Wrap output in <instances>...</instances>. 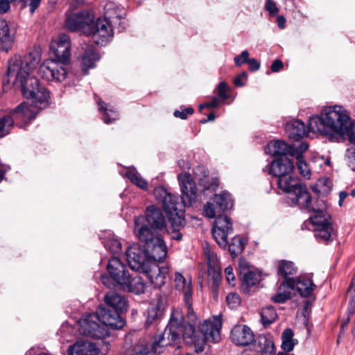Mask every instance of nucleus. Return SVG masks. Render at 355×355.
<instances>
[{"label": "nucleus", "mask_w": 355, "mask_h": 355, "mask_svg": "<svg viewBox=\"0 0 355 355\" xmlns=\"http://www.w3.org/2000/svg\"><path fill=\"white\" fill-rule=\"evenodd\" d=\"M41 56L37 52H31L24 56L15 55L8 62L3 84L19 87L26 98L33 101L32 105L22 103L12 110L13 120L27 123L35 118L39 110L46 107L49 103V93L40 85L39 80L32 76L38 66Z\"/></svg>", "instance_id": "1"}, {"label": "nucleus", "mask_w": 355, "mask_h": 355, "mask_svg": "<svg viewBox=\"0 0 355 355\" xmlns=\"http://www.w3.org/2000/svg\"><path fill=\"white\" fill-rule=\"evenodd\" d=\"M184 318L179 311L173 313L169 322V326L165 331L154 337L149 349V352L155 354L162 353L165 348L172 345L179 338V332L175 330L180 328L184 342L195 348L196 352H202L206 342L217 343L220 338L221 320L214 318L205 320L196 331L194 327L196 322H189L182 327Z\"/></svg>", "instance_id": "2"}, {"label": "nucleus", "mask_w": 355, "mask_h": 355, "mask_svg": "<svg viewBox=\"0 0 355 355\" xmlns=\"http://www.w3.org/2000/svg\"><path fill=\"white\" fill-rule=\"evenodd\" d=\"M351 120L349 112L343 107L329 106L320 115L310 118L309 128L313 132L341 136L347 132Z\"/></svg>", "instance_id": "3"}, {"label": "nucleus", "mask_w": 355, "mask_h": 355, "mask_svg": "<svg viewBox=\"0 0 355 355\" xmlns=\"http://www.w3.org/2000/svg\"><path fill=\"white\" fill-rule=\"evenodd\" d=\"M146 234L141 231L138 230L137 238L144 244L145 254L148 261L156 263L162 261L167 254V248L165 243L159 233L149 234L145 232Z\"/></svg>", "instance_id": "4"}, {"label": "nucleus", "mask_w": 355, "mask_h": 355, "mask_svg": "<svg viewBox=\"0 0 355 355\" xmlns=\"http://www.w3.org/2000/svg\"><path fill=\"white\" fill-rule=\"evenodd\" d=\"M165 226V218L161 210L150 206L147 208L146 216L135 218L134 233L138 235L139 230H141L144 234H146L145 232L149 234L159 233L158 231L162 230Z\"/></svg>", "instance_id": "5"}, {"label": "nucleus", "mask_w": 355, "mask_h": 355, "mask_svg": "<svg viewBox=\"0 0 355 355\" xmlns=\"http://www.w3.org/2000/svg\"><path fill=\"white\" fill-rule=\"evenodd\" d=\"M294 173L283 175L278 178L277 185L279 189L292 196L291 200L295 205L297 202L307 205L309 200V191Z\"/></svg>", "instance_id": "6"}, {"label": "nucleus", "mask_w": 355, "mask_h": 355, "mask_svg": "<svg viewBox=\"0 0 355 355\" xmlns=\"http://www.w3.org/2000/svg\"><path fill=\"white\" fill-rule=\"evenodd\" d=\"M78 323L80 333L85 336L97 339H103L108 336V329L105 326H103L95 313L85 315Z\"/></svg>", "instance_id": "7"}, {"label": "nucleus", "mask_w": 355, "mask_h": 355, "mask_svg": "<svg viewBox=\"0 0 355 355\" xmlns=\"http://www.w3.org/2000/svg\"><path fill=\"white\" fill-rule=\"evenodd\" d=\"M94 15L87 11L77 13L67 12L65 19V27L70 31L80 32L88 35L91 33V24L93 22Z\"/></svg>", "instance_id": "8"}, {"label": "nucleus", "mask_w": 355, "mask_h": 355, "mask_svg": "<svg viewBox=\"0 0 355 355\" xmlns=\"http://www.w3.org/2000/svg\"><path fill=\"white\" fill-rule=\"evenodd\" d=\"M50 51L54 60L62 64L69 62L71 58V41L66 34L55 37L50 44Z\"/></svg>", "instance_id": "9"}, {"label": "nucleus", "mask_w": 355, "mask_h": 355, "mask_svg": "<svg viewBox=\"0 0 355 355\" xmlns=\"http://www.w3.org/2000/svg\"><path fill=\"white\" fill-rule=\"evenodd\" d=\"M175 288L184 295V300L187 310L189 322L198 323L197 318L194 315L191 304L192 288L191 278L184 277L181 273L175 272L174 277Z\"/></svg>", "instance_id": "10"}, {"label": "nucleus", "mask_w": 355, "mask_h": 355, "mask_svg": "<svg viewBox=\"0 0 355 355\" xmlns=\"http://www.w3.org/2000/svg\"><path fill=\"white\" fill-rule=\"evenodd\" d=\"M178 178L182 193V203L185 206L191 205L196 202L199 191L194 180L187 173L179 174Z\"/></svg>", "instance_id": "11"}, {"label": "nucleus", "mask_w": 355, "mask_h": 355, "mask_svg": "<svg viewBox=\"0 0 355 355\" xmlns=\"http://www.w3.org/2000/svg\"><path fill=\"white\" fill-rule=\"evenodd\" d=\"M54 59L44 60L39 67V73L48 81H63L67 76L66 69Z\"/></svg>", "instance_id": "12"}, {"label": "nucleus", "mask_w": 355, "mask_h": 355, "mask_svg": "<svg viewBox=\"0 0 355 355\" xmlns=\"http://www.w3.org/2000/svg\"><path fill=\"white\" fill-rule=\"evenodd\" d=\"M310 220L315 227V236L324 241L329 240L333 232L330 215L327 211L314 214L310 216Z\"/></svg>", "instance_id": "13"}, {"label": "nucleus", "mask_w": 355, "mask_h": 355, "mask_svg": "<svg viewBox=\"0 0 355 355\" xmlns=\"http://www.w3.org/2000/svg\"><path fill=\"white\" fill-rule=\"evenodd\" d=\"M232 230V222L227 216L219 215L216 217L212 228V234L221 248L227 245V236Z\"/></svg>", "instance_id": "14"}, {"label": "nucleus", "mask_w": 355, "mask_h": 355, "mask_svg": "<svg viewBox=\"0 0 355 355\" xmlns=\"http://www.w3.org/2000/svg\"><path fill=\"white\" fill-rule=\"evenodd\" d=\"M125 256L130 268L141 272L150 262L145 254L144 248L141 249L138 244L130 246L125 252Z\"/></svg>", "instance_id": "15"}, {"label": "nucleus", "mask_w": 355, "mask_h": 355, "mask_svg": "<svg viewBox=\"0 0 355 355\" xmlns=\"http://www.w3.org/2000/svg\"><path fill=\"white\" fill-rule=\"evenodd\" d=\"M92 39L97 44L103 45L113 35L112 29L106 19L99 18L96 22L91 24V33Z\"/></svg>", "instance_id": "16"}, {"label": "nucleus", "mask_w": 355, "mask_h": 355, "mask_svg": "<svg viewBox=\"0 0 355 355\" xmlns=\"http://www.w3.org/2000/svg\"><path fill=\"white\" fill-rule=\"evenodd\" d=\"M105 349H100L96 344L80 340L70 345L67 349L68 355H105L108 351V346L104 344Z\"/></svg>", "instance_id": "17"}, {"label": "nucleus", "mask_w": 355, "mask_h": 355, "mask_svg": "<svg viewBox=\"0 0 355 355\" xmlns=\"http://www.w3.org/2000/svg\"><path fill=\"white\" fill-rule=\"evenodd\" d=\"M141 272L147 275L155 287L160 288L165 284L169 269L167 266L160 267L156 263L150 261Z\"/></svg>", "instance_id": "18"}, {"label": "nucleus", "mask_w": 355, "mask_h": 355, "mask_svg": "<svg viewBox=\"0 0 355 355\" xmlns=\"http://www.w3.org/2000/svg\"><path fill=\"white\" fill-rule=\"evenodd\" d=\"M107 270L110 277L121 287L128 280V270L121 260L116 257H112L107 266Z\"/></svg>", "instance_id": "19"}, {"label": "nucleus", "mask_w": 355, "mask_h": 355, "mask_svg": "<svg viewBox=\"0 0 355 355\" xmlns=\"http://www.w3.org/2000/svg\"><path fill=\"white\" fill-rule=\"evenodd\" d=\"M16 31L11 27L9 21L0 19V47L1 50L8 52L15 40Z\"/></svg>", "instance_id": "20"}, {"label": "nucleus", "mask_w": 355, "mask_h": 355, "mask_svg": "<svg viewBox=\"0 0 355 355\" xmlns=\"http://www.w3.org/2000/svg\"><path fill=\"white\" fill-rule=\"evenodd\" d=\"M239 270L243 282L248 286L257 284L262 279L261 272L251 267L245 259L239 260Z\"/></svg>", "instance_id": "21"}, {"label": "nucleus", "mask_w": 355, "mask_h": 355, "mask_svg": "<svg viewBox=\"0 0 355 355\" xmlns=\"http://www.w3.org/2000/svg\"><path fill=\"white\" fill-rule=\"evenodd\" d=\"M230 338L235 345L245 346L254 340V334L248 326L236 324L231 331Z\"/></svg>", "instance_id": "22"}, {"label": "nucleus", "mask_w": 355, "mask_h": 355, "mask_svg": "<svg viewBox=\"0 0 355 355\" xmlns=\"http://www.w3.org/2000/svg\"><path fill=\"white\" fill-rule=\"evenodd\" d=\"M98 315L103 326H105L108 329V327L113 329H119L123 327L124 322L119 315V313L111 311L105 307L99 306L97 310Z\"/></svg>", "instance_id": "23"}, {"label": "nucleus", "mask_w": 355, "mask_h": 355, "mask_svg": "<svg viewBox=\"0 0 355 355\" xmlns=\"http://www.w3.org/2000/svg\"><path fill=\"white\" fill-rule=\"evenodd\" d=\"M294 164L287 157H281L274 159L270 165L269 173L278 178L283 175L294 173Z\"/></svg>", "instance_id": "24"}, {"label": "nucleus", "mask_w": 355, "mask_h": 355, "mask_svg": "<svg viewBox=\"0 0 355 355\" xmlns=\"http://www.w3.org/2000/svg\"><path fill=\"white\" fill-rule=\"evenodd\" d=\"M82 49L83 53L81 57V66L83 71L86 73L89 69L94 67L100 56L92 45L85 44L82 46Z\"/></svg>", "instance_id": "25"}, {"label": "nucleus", "mask_w": 355, "mask_h": 355, "mask_svg": "<svg viewBox=\"0 0 355 355\" xmlns=\"http://www.w3.org/2000/svg\"><path fill=\"white\" fill-rule=\"evenodd\" d=\"M285 283L290 288H296L299 293L304 297H307L311 295V292L314 290L315 286L310 279L299 278L296 282L294 279H288Z\"/></svg>", "instance_id": "26"}, {"label": "nucleus", "mask_w": 355, "mask_h": 355, "mask_svg": "<svg viewBox=\"0 0 355 355\" xmlns=\"http://www.w3.org/2000/svg\"><path fill=\"white\" fill-rule=\"evenodd\" d=\"M265 151L267 154L272 156L282 155L286 157V155H291V153H293V146L280 140L272 141L266 146Z\"/></svg>", "instance_id": "27"}, {"label": "nucleus", "mask_w": 355, "mask_h": 355, "mask_svg": "<svg viewBox=\"0 0 355 355\" xmlns=\"http://www.w3.org/2000/svg\"><path fill=\"white\" fill-rule=\"evenodd\" d=\"M104 300L106 304L113 308L114 311L117 313L127 310L126 299L115 292L110 291L107 293L104 297Z\"/></svg>", "instance_id": "28"}, {"label": "nucleus", "mask_w": 355, "mask_h": 355, "mask_svg": "<svg viewBox=\"0 0 355 355\" xmlns=\"http://www.w3.org/2000/svg\"><path fill=\"white\" fill-rule=\"evenodd\" d=\"M286 130L288 137L295 140L306 136L308 133L305 124L300 120H293L287 123Z\"/></svg>", "instance_id": "29"}, {"label": "nucleus", "mask_w": 355, "mask_h": 355, "mask_svg": "<svg viewBox=\"0 0 355 355\" xmlns=\"http://www.w3.org/2000/svg\"><path fill=\"white\" fill-rule=\"evenodd\" d=\"M121 288L124 291L139 295L144 292L146 284L141 277H132L129 275L128 280L125 281V284Z\"/></svg>", "instance_id": "30"}, {"label": "nucleus", "mask_w": 355, "mask_h": 355, "mask_svg": "<svg viewBox=\"0 0 355 355\" xmlns=\"http://www.w3.org/2000/svg\"><path fill=\"white\" fill-rule=\"evenodd\" d=\"M307 205H304L297 202L295 205H298L300 208L306 209L309 211L313 212L314 214H320L324 213L327 211V205L324 200L320 198H317L313 202L311 200V198L310 196V193L309 192V200H307Z\"/></svg>", "instance_id": "31"}, {"label": "nucleus", "mask_w": 355, "mask_h": 355, "mask_svg": "<svg viewBox=\"0 0 355 355\" xmlns=\"http://www.w3.org/2000/svg\"><path fill=\"white\" fill-rule=\"evenodd\" d=\"M211 200L217 205L218 210L221 212L225 211L233 207V202L228 192L216 194Z\"/></svg>", "instance_id": "32"}, {"label": "nucleus", "mask_w": 355, "mask_h": 355, "mask_svg": "<svg viewBox=\"0 0 355 355\" xmlns=\"http://www.w3.org/2000/svg\"><path fill=\"white\" fill-rule=\"evenodd\" d=\"M277 274L285 279L286 282L289 275H293L297 272V267L290 261L281 260L277 263Z\"/></svg>", "instance_id": "33"}, {"label": "nucleus", "mask_w": 355, "mask_h": 355, "mask_svg": "<svg viewBox=\"0 0 355 355\" xmlns=\"http://www.w3.org/2000/svg\"><path fill=\"white\" fill-rule=\"evenodd\" d=\"M133 184L138 188L147 191L148 189V182L134 168H128L124 175Z\"/></svg>", "instance_id": "34"}, {"label": "nucleus", "mask_w": 355, "mask_h": 355, "mask_svg": "<svg viewBox=\"0 0 355 355\" xmlns=\"http://www.w3.org/2000/svg\"><path fill=\"white\" fill-rule=\"evenodd\" d=\"M162 312L163 306L162 300L159 297L157 299L156 302L150 303L148 308L147 323H152L154 320L161 317Z\"/></svg>", "instance_id": "35"}, {"label": "nucleus", "mask_w": 355, "mask_h": 355, "mask_svg": "<svg viewBox=\"0 0 355 355\" xmlns=\"http://www.w3.org/2000/svg\"><path fill=\"white\" fill-rule=\"evenodd\" d=\"M249 53L248 51H243L241 55L234 58V62L236 66H241L245 62L248 63L249 69L251 71H257L260 67L259 62L254 58L249 59Z\"/></svg>", "instance_id": "36"}, {"label": "nucleus", "mask_w": 355, "mask_h": 355, "mask_svg": "<svg viewBox=\"0 0 355 355\" xmlns=\"http://www.w3.org/2000/svg\"><path fill=\"white\" fill-rule=\"evenodd\" d=\"M294 334L291 329L284 330L282 335V348L286 352L292 351L297 341L293 339Z\"/></svg>", "instance_id": "37"}, {"label": "nucleus", "mask_w": 355, "mask_h": 355, "mask_svg": "<svg viewBox=\"0 0 355 355\" xmlns=\"http://www.w3.org/2000/svg\"><path fill=\"white\" fill-rule=\"evenodd\" d=\"M178 197L171 194V199H167L162 202V207L165 211L171 215V218H177V216H181L178 211Z\"/></svg>", "instance_id": "38"}, {"label": "nucleus", "mask_w": 355, "mask_h": 355, "mask_svg": "<svg viewBox=\"0 0 355 355\" xmlns=\"http://www.w3.org/2000/svg\"><path fill=\"white\" fill-rule=\"evenodd\" d=\"M14 120L12 116H5L0 119V138L8 134L13 126Z\"/></svg>", "instance_id": "39"}, {"label": "nucleus", "mask_w": 355, "mask_h": 355, "mask_svg": "<svg viewBox=\"0 0 355 355\" xmlns=\"http://www.w3.org/2000/svg\"><path fill=\"white\" fill-rule=\"evenodd\" d=\"M261 321L264 325L270 324L277 318L275 310L272 307H266L261 313Z\"/></svg>", "instance_id": "40"}, {"label": "nucleus", "mask_w": 355, "mask_h": 355, "mask_svg": "<svg viewBox=\"0 0 355 355\" xmlns=\"http://www.w3.org/2000/svg\"><path fill=\"white\" fill-rule=\"evenodd\" d=\"M296 166L299 173L305 179L309 180L311 176V170L307 162L302 159H296Z\"/></svg>", "instance_id": "41"}, {"label": "nucleus", "mask_w": 355, "mask_h": 355, "mask_svg": "<svg viewBox=\"0 0 355 355\" xmlns=\"http://www.w3.org/2000/svg\"><path fill=\"white\" fill-rule=\"evenodd\" d=\"M174 230L171 232V238L175 240H180L182 234L178 232V230L184 224V219L182 216H177V218L170 219Z\"/></svg>", "instance_id": "42"}, {"label": "nucleus", "mask_w": 355, "mask_h": 355, "mask_svg": "<svg viewBox=\"0 0 355 355\" xmlns=\"http://www.w3.org/2000/svg\"><path fill=\"white\" fill-rule=\"evenodd\" d=\"M203 210L205 216L208 218H214L217 215H220L221 213L213 200L205 205Z\"/></svg>", "instance_id": "43"}, {"label": "nucleus", "mask_w": 355, "mask_h": 355, "mask_svg": "<svg viewBox=\"0 0 355 355\" xmlns=\"http://www.w3.org/2000/svg\"><path fill=\"white\" fill-rule=\"evenodd\" d=\"M105 246L114 255L118 254L121 252V243L117 239H110L105 244Z\"/></svg>", "instance_id": "44"}, {"label": "nucleus", "mask_w": 355, "mask_h": 355, "mask_svg": "<svg viewBox=\"0 0 355 355\" xmlns=\"http://www.w3.org/2000/svg\"><path fill=\"white\" fill-rule=\"evenodd\" d=\"M98 105L99 110L104 111L103 120L105 123H110L116 119L117 114L114 110L105 107L102 102H99Z\"/></svg>", "instance_id": "45"}, {"label": "nucleus", "mask_w": 355, "mask_h": 355, "mask_svg": "<svg viewBox=\"0 0 355 355\" xmlns=\"http://www.w3.org/2000/svg\"><path fill=\"white\" fill-rule=\"evenodd\" d=\"M286 285L285 282L280 286L278 293L272 297V300L277 303H284L290 298V292L286 291H282V287Z\"/></svg>", "instance_id": "46"}, {"label": "nucleus", "mask_w": 355, "mask_h": 355, "mask_svg": "<svg viewBox=\"0 0 355 355\" xmlns=\"http://www.w3.org/2000/svg\"><path fill=\"white\" fill-rule=\"evenodd\" d=\"M154 195L156 199L162 203L167 199H171V193L163 187H157L154 190Z\"/></svg>", "instance_id": "47"}, {"label": "nucleus", "mask_w": 355, "mask_h": 355, "mask_svg": "<svg viewBox=\"0 0 355 355\" xmlns=\"http://www.w3.org/2000/svg\"><path fill=\"white\" fill-rule=\"evenodd\" d=\"M204 253L207 259V263L209 267L216 269L217 268V257L216 254L210 250L208 246L204 248Z\"/></svg>", "instance_id": "48"}, {"label": "nucleus", "mask_w": 355, "mask_h": 355, "mask_svg": "<svg viewBox=\"0 0 355 355\" xmlns=\"http://www.w3.org/2000/svg\"><path fill=\"white\" fill-rule=\"evenodd\" d=\"M309 148V145L305 143H301L298 146H293V151L291 153V155L295 157V159H302L304 158L303 154L305 153Z\"/></svg>", "instance_id": "49"}, {"label": "nucleus", "mask_w": 355, "mask_h": 355, "mask_svg": "<svg viewBox=\"0 0 355 355\" xmlns=\"http://www.w3.org/2000/svg\"><path fill=\"white\" fill-rule=\"evenodd\" d=\"M341 137L348 138L350 143L355 146V121L351 120V125L347 128V132L341 135Z\"/></svg>", "instance_id": "50"}, {"label": "nucleus", "mask_w": 355, "mask_h": 355, "mask_svg": "<svg viewBox=\"0 0 355 355\" xmlns=\"http://www.w3.org/2000/svg\"><path fill=\"white\" fill-rule=\"evenodd\" d=\"M226 301L229 306L232 309L237 307L240 304V298L236 293H230L226 297Z\"/></svg>", "instance_id": "51"}, {"label": "nucleus", "mask_w": 355, "mask_h": 355, "mask_svg": "<svg viewBox=\"0 0 355 355\" xmlns=\"http://www.w3.org/2000/svg\"><path fill=\"white\" fill-rule=\"evenodd\" d=\"M346 157L348 166L355 171V149H348Z\"/></svg>", "instance_id": "52"}, {"label": "nucleus", "mask_w": 355, "mask_h": 355, "mask_svg": "<svg viewBox=\"0 0 355 355\" xmlns=\"http://www.w3.org/2000/svg\"><path fill=\"white\" fill-rule=\"evenodd\" d=\"M265 8L272 16L276 15L279 12V8L272 0H266Z\"/></svg>", "instance_id": "53"}, {"label": "nucleus", "mask_w": 355, "mask_h": 355, "mask_svg": "<svg viewBox=\"0 0 355 355\" xmlns=\"http://www.w3.org/2000/svg\"><path fill=\"white\" fill-rule=\"evenodd\" d=\"M229 88L225 82H221L218 86V94L223 100L228 98L227 91Z\"/></svg>", "instance_id": "54"}, {"label": "nucleus", "mask_w": 355, "mask_h": 355, "mask_svg": "<svg viewBox=\"0 0 355 355\" xmlns=\"http://www.w3.org/2000/svg\"><path fill=\"white\" fill-rule=\"evenodd\" d=\"M225 274L227 283L231 286H234L236 284V279L233 273V268L230 266L227 267L225 270Z\"/></svg>", "instance_id": "55"}, {"label": "nucleus", "mask_w": 355, "mask_h": 355, "mask_svg": "<svg viewBox=\"0 0 355 355\" xmlns=\"http://www.w3.org/2000/svg\"><path fill=\"white\" fill-rule=\"evenodd\" d=\"M193 112V109L191 107H187L184 110H176L174 112V116L176 117H179L182 119H187L188 114H191Z\"/></svg>", "instance_id": "56"}, {"label": "nucleus", "mask_w": 355, "mask_h": 355, "mask_svg": "<svg viewBox=\"0 0 355 355\" xmlns=\"http://www.w3.org/2000/svg\"><path fill=\"white\" fill-rule=\"evenodd\" d=\"M347 296L349 298L351 304L355 302V275L353 277L352 281L348 289Z\"/></svg>", "instance_id": "57"}, {"label": "nucleus", "mask_w": 355, "mask_h": 355, "mask_svg": "<svg viewBox=\"0 0 355 355\" xmlns=\"http://www.w3.org/2000/svg\"><path fill=\"white\" fill-rule=\"evenodd\" d=\"M197 180L199 182L200 185L203 187V189H210L209 178L205 172L203 175V178H201L199 177L197 178Z\"/></svg>", "instance_id": "58"}, {"label": "nucleus", "mask_w": 355, "mask_h": 355, "mask_svg": "<svg viewBox=\"0 0 355 355\" xmlns=\"http://www.w3.org/2000/svg\"><path fill=\"white\" fill-rule=\"evenodd\" d=\"M247 73L245 72H242L237 77H236L234 80V83L236 86L241 87L244 85L243 83V80L246 79Z\"/></svg>", "instance_id": "59"}, {"label": "nucleus", "mask_w": 355, "mask_h": 355, "mask_svg": "<svg viewBox=\"0 0 355 355\" xmlns=\"http://www.w3.org/2000/svg\"><path fill=\"white\" fill-rule=\"evenodd\" d=\"M283 68V63L279 60H275L271 65V70L273 72H278Z\"/></svg>", "instance_id": "60"}, {"label": "nucleus", "mask_w": 355, "mask_h": 355, "mask_svg": "<svg viewBox=\"0 0 355 355\" xmlns=\"http://www.w3.org/2000/svg\"><path fill=\"white\" fill-rule=\"evenodd\" d=\"M329 184H330L329 181L327 179L324 178V179L319 180V181L317 183V187H321L322 185H327V189H324L322 190V192H327L330 189V186Z\"/></svg>", "instance_id": "61"}, {"label": "nucleus", "mask_w": 355, "mask_h": 355, "mask_svg": "<svg viewBox=\"0 0 355 355\" xmlns=\"http://www.w3.org/2000/svg\"><path fill=\"white\" fill-rule=\"evenodd\" d=\"M277 23L280 28H284L285 27L286 19L284 17L279 15L277 18Z\"/></svg>", "instance_id": "62"}, {"label": "nucleus", "mask_w": 355, "mask_h": 355, "mask_svg": "<svg viewBox=\"0 0 355 355\" xmlns=\"http://www.w3.org/2000/svg\"><path fill=\"white\" fill-rule=\"evenodd\" d=\"M347 196H348V193L346 191H340V193H339V201H338L339 206H342L343 205V203L345 199L347 198Z\"/></svg>", "instance_id": "63"}, {"label": "nucleus", "mask_w": 355, "mask_h": 355, "mask_svg": "<svg viewBox=\"0 0 355 355\" xmlns=\"http://www.w3.org/2000/svg\"><path fill=\"white\" fill-rule=\"evenodd\" d=\"M218 104V101L216 98H214L211 101L206 103V107L207 108L216 107Z\"/></svg>", "instance_id": "64"}]
</instances>
